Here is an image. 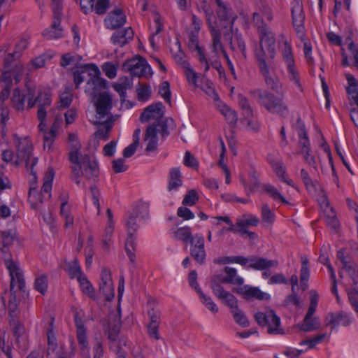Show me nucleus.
<instances>
[{
	"label": "nucleus",
	"mask_w": 358,
	"mask_h": 358,
	"mask_svg": "<svg viewBox=\"0 0 358 358\" xmlns=\"http://www.w3.org/2000/svg\"><path fill=\"white\" fill-rule=\"evenodd\" d=\"M287 67L289 80L293 81L299 89H301L299 72L295 67L294 63L287 64Z\"/></svg>",
	"instance_id": "680f3d73"
},
{
	"label": "nucleus",
	"mask_w": 358,
	"mask_h": 358,
	"mask_svg": "<svg viewBox=\"0 0 358 358\" xmlns=\"http://www.w3.org/2000/svg\"><path fill=\"white\" fill-rule=\"evenodd\" d=\"M68 273L71 278H77L78 281L85 275L81 270L77 258H75L72 264L69 265Z\"/></svg>",
	"instance_id": "37998d69"
},
{
	"label": "nucleus",
	"mask_w": 358,
	"mask_h": 358,
	"mask_svg": "<svg viewBox=\"0 0 358 358\" xmlns=\"http://www.w3.org/2000/svg\"><path fill=\"white\" fill-rule=\"evenodd\" d=\"M248 267L255 270H265L278 266V261L252 256L248 258Z\"/></svg>",
	"instance_id": "b1692460"
},
{
	"label": "nucleus",
	"mask_w": 358,
	"mask_h": 358,
	"mask_svg": "<svg viewBox=\"0 0 358 358\" xmlns=\"http://www.w3.org/2000/svg\"><path fill=\"white\" fill-rule=\"evenodd\" d=\"M220 111L224 116L227 122L229 124H231L232 126L236 125L238 120V116L234 110L229 108L227 106L223 104L220 106Z\"/></svg>",
	"instance_id": "c03bdc74"
},
{
	"label": "nucleus",
	"mask_w": 358,
	"mask_h": 358,
	"mask_svg": "<svg viewBox=\"0 0 358 358\" xmlns=\"http://www.w3.org/2000/svg\"><path fill=\"white\" fill-rule=\"evenodd\" d=\"M324 201H326L327 203V209L324 210V219L327 224L329 226L334 230H336L339 227V222L336 217L335 212L334 211L332 208L329 206V203L327 202V198L324 194L323 196Z\"/></svg>",
	"instance_id": "c756f323"
},
{
	"label": "nucleus",
	"mask_w": 358,
	"mask_h": 358,
	"mask_svg": "<svg viewBox=\"0 0 358 358\" xmlns=\"http://www.w3.org/2000/svg\"><path fill=\"white\" fill-rule=\"evenodd\" d=\"M96 113L99 118H103L111 115L110 110L113 108V99L108 92H101L96 96L94 103Z\"/></svg>",
	"instance_id": "2eb2a0df"
},
{
	"label": "nucleus",
	"mask_w": 358,
	"mask_h": 358,
	"mask_svg": "<svg viewBox=\"0 0 358 358\" xmlns=\"http://www.w3.org/2000/svg\"><path fill=\"white\" fill-rule=\"evenodd\" d=\"M260 45L259 49L255 50V56L261 50H263L266 54V62H274L275 57V35L269 30L268 27H259Z\"/></svg>",
	"instance_id": "423d86ee"
},
{
	"label": "nucleus",
	"mask_w": 358,
	"mask_h": 358,
	"mask_svg": "<svg viewBox=\"0 0 358 358\" xmlns=\"http://www.w3.org/2000/svg\"><path fill=\"white\" fill-rule=\"evenodd\" d=\"M169 122H173V119H166L163 118L159 120L157 122H155L150 125H155L157 129V134L159 133L163 138L167 137L170 133L168 130V125Z\"/></svg>",
	"instance_id": "ea45409f"
},
{
	"label": "nucleus",
	"mask_w": 358,
	"mask_h": 358,
	"mask_svg": "<svg viewBox=\"0 0 358 358\" xmlns=\"http://www.w3.org/2000/svg\"><path fill=\"white\" fill-rule=\"evenodd\" d=\"M270 164L281 181L286 177V169L281 160H273Z\"/></svg>",
	"instance_id": "13d9d810"
},
{
	"label": "nucleus",
	"mask_w": 358,
	"mask_h": 358,
	"mask_svg": "<svg viewBox=\"0 0 358 358\" xmlns=\"http://www.w3.org/2000/svg\"><path fill=\"white\" fill-rule=\"evenodd\" d=\"M136 235L127 234V238L125 242V250L127 255L131 263H135L136 255L135 250L136 248Z\"/></svg>",
	"instance_id": "f704fd0d"
},
{
	"label": "nucleus",
	"mask_w": 358,
	"mask_h": 358,
	"mask_svg": "<svg viewBox=\"0 0 358 358\" xmlns=\"http://www.w3.org/2000/svg\"><path fill=\"white\" fill-rule=\"evenodd\" d=\"M95 64H85L76 67L73 71V80L76 87L78 88L79 85L85 80V74L90 78V70Z\"/></svg>",
	"instance_id": "cd10ccee"
},
{
	"label": "nucleus",
	"mask_w": 358,
	"mask_h": 358,
	"mask_svg": "<svg viewBox=\"0 0 358 358\" xmlns=\"http://www.w3.org/2000/svg\"><path fill=\"white\" fill-rule=\"evenodd\" d=\"M188 48L196 52V57H198L201 65L204 67V72L206 73L210 69L209 62L206 57L205 52L203 48L199 45L198 33L191 31L188 34Z\"/></svg>",
	"instance_id": "dca6fc26"
},
{
	"label": "nucleus",
	"mask_w": 358,
	"mask_h": 358,
	"mask_svg": "<svg viewBox=\"0 0 358 358\" xmlns=\"http://www.w3.org/2000/svg\"><path fill=\"white\" fill-rule=\"evenodd\" d=\"M13 137L17 138V159L15 161V166L21 164L22 162L25 163L26 168L32 175H35L34 171V166L38 162V159L32 156V144L31 142L27 138H24L20 139L17 135L13 134Z\"/></svg>",
	"instance_id": "7ed1b4c3"
},
{
	"label": "nucleus",
	"mask_w": 358,
	"mask_h": 358,
	"mask_svg": "<svg viewBox=\"0 0 358 358\" xmlns=\"http://www.w3.org/2000/svg\"><path fill=\"white\" fill-rule=\"evenodd\" d=\"M164 105L162 102H157L146 107L143 112L141 114L140 121L142 123H145L151 119L157 122L159 120L163 118L164 116Z\"/></svg>",
	"instance_id": "aec40b11"
},
{
	"label": "nucleus",
	"mask_w": 358,
	"mask_h": 358,
	"mask_svg": "<svg viewBox=\"0 0 358 358\" xmlns=\"http://www.w3.org/2000/svg\"><path fill=\"white\" fill-rule=\"evenodd\" d=\"M197 294L199 295V298L202 303L212 313H216L218 312V308L212 299L206 295L202 290H199Z\"/></svg>",
	"instance_id": "603ef678"
},
{
	"label": "nucleus",
	"mask_w": 358,
	"mask_h": 358,
	"mask_svg": "<svg viewBox=\"0 0 358 358\" xmlns=\"http://www.w3.org/2000/svg\"><path fill=\"white\" fill-rule=\"evenodd\" d=\"M90 71V78L87 85L92 89L91 95L94 98L98 92L107 87V81L100 77L101 72L96 65L92 66Z\"/></svg>",
	"instance_id": "f3484780"
},
{
	"label": "nucleus",
	"mask_w": 358,
	"mask_h": 358,
	"mask_svg": "<svg viewBox=\"0 0 358 358\" xmlns=\"http://www.w3.org/2000/svg\"><path fill=\"white\" fill-rule=\"evenodd\" d=\"M69 141L71 142V150L69 153V159L72 164L71 166V180L77 185L80 183L81 176L87 180H97L99 175L97 162L95 159H92L89 155H84L80 159L81 144L75 134H69Z\"/></svg>",
	"instance_id": "f257e3e1"
},
{
	"label": "nucleus",
	"mask_w": 358,
	"mask_h": 358,
	"mask_svg": "<svg viewBox=\"0 0 358 358\" xmlns=\"http://www.w3.org/2000/svg\"><path fill=\"white\" fill-rule=\"evenodd\" d=\"M197 8L199 11H203L206 16V20L209 27H211V21L213 17V11L210 6V4L207 2L206 0H200L199 4H198Z\"/></svg>",
	"instance_id": "09e8293b"
},
{
	"label": "nucleus",
	"mask_w": 358,
	"mask_h": 358,
	"mask_svg": "<svg viewBox=\"0 0 358 358\" xmlns=\"http://www.w3.org/2000/svg\"><path fill=\"white\" fill-rule=\"evenodd\" d=\"M255 318L260 326L268 327V332L269 334L282 333V330L280 328V319L274 310H270L266 313L258 312L255 314Z\"/></svg>",
	"instance_id": "ddd939ff"
},
{
	"label": "nucleus",
	"mask_w": 358,
	"mask_h": 358,
	"mask_svg": "<svg viewBox=\"0 0 358 358\" xmlns=\"http://www.w3.org/2000/svg\"><path fill=\"white\" fill-rule=\"evenodd\" d=\"M310 294V305L308 311L303 320V323L299 324L300 329L305 332L313 331L318 329L320 327L319 318L313 317L317 309L319 295L315 290H311Z\"/></svg>",
	"instance_id": "0eeeda50"
},
{
	"label": "nucleus",
	"mask_w": 358,
	"mask_h": 358,
	"mask_svg": "<svg viewBox=\"0 0 358 358\" xmlns=\"http://www.w3.org/2000/svg\"><path fill=\"white\" fill-rule=\"evenodd\" d=\"M138 99L140 101H145L149 99L151 95V87L149 85L145 84L136 88Z\"/></svg>",
	"instance_id": "bf43d9fd"
},
{
	"label": "nucleus",
	"mask_w": 358,
	"mask_h": 358,
	"mask_svg": "<svg viewBox=\"0 0 358 358\" xmlns=\"http://www.w3.org/2000/svg\"><path fill=\"white\" fill-rule=\"evenodd\" d=\"M48 276L46 275H41L35 279L34 288L41 294L44 295L48 289Z\"/></svg>",
	"instance_id": "3c124183"
},
{
	"label": "nucleus",
	"mask_w": 358,
	"mask_h": 358,
	"mask_svg": "<svg viewBox=\"0 0 358 358\" xmlns=\"http://www.w3.org/2000/svg\"><path fill=\"white\" fill-rule=\"evenodd\" d=\"M282 56L287 65L294 63L292 47L287 41H285L284 43V48L282 51Z\"/></svg>",
	"instance_id": "e2e57ef3"
},
{
	"label": "nucleus",
	"mask_w": 358,
	"mask_h": 358,
	"mask_svg": "<svg viewBox=\"0 0 358 358\" xmlns=\"http://www.w3.org/2000/svg\"><path fill=\"white\" fill-rule=\"evenodd\" d=\"M15 239V234L11 231H0V245H2L1 250L5 255V258L9 257L8 248L10 246Z\"/></svg>",
	"instance_id": "c85d7f7f"
},
{
	"label": "nucleus",
	"mask_w": 358,
	"mask_h": 358,
	"mask_svg": "<svg viewBox=\"0 0 358 358\" xmlns=\"http://www.w3.org/2000/svg\"><path fill=\"white\" fill-rule=\"evenodd\" d=\"M104 354L102 340L96 337L93 343V358H102Z\"/></svg>",
	"instance_id": "0e129e2a"
},
{
	"label": "nucleus",
	"mask_w": 358,
	"mask_h": 358,
	"mask_svg": "<svg viewBox=\"0 0 358 358\" xmlns=\"http://www.w3.org/2000/svg\"><path fill=\"white\" fill-rule=\"evenodd\" d=\"M182 65L185 69V76L188 83L196 86L198 78L197 73L194 71L189 62L184 61Z\"/></svg>",
	"instance_id": "864d4df0"
},
{
	"label": "nucleus",
	"mask_w": 358,
	"mask_h": 358,
	"mask_svg": "<svg viewBox=\"0 0 358 358\" xmlns=\"http://www.w3.org/2000/svg\"><path fill=\"white\" fill-rule=\"evenodd\" d=\"M141 213L140 211L136 212V215H130L126 220V226L127 228V234L136 235L138 225L136 222V217Z\"/></svg>",
	"instance_id": "6e6d98bb"
},
{
	"label": "nucleus",
	"mask_w": 358,
	"mask_h": 358,
	"mask_svg": "<svg viewBox=\"0 0 358 358\" xmlns=\"http://www.w3.org/2000/svg\"><path fill=\"white\" fill-rule=\"evenodd\" d=\"M33 190L34 189H30V191H29V198L30 206L32 209H34L35 210H39L41 209H40V207L38 206V204H42L44 199H45V197L43 195V194L41 192L40 194H38L37 196L32 195Z\"/></svg>",
	"instance_id": "4d7b16f0"
},
{
	"label": "nucleus",
	"mask_w": 358,
	"mask_h": 358,
	"mask_svg": "<svg viewBox=\"0 0 358 358\" xmlns=\"http://www.w3.org/2000/svg\"><path fill=\"white\" fill-rule=\"evenodd\" d=\"M144 140L148 142L145 150L146 153L154 152L157 149L158 138L157 136V129L155 125H149L147 127Z\"/></svg>",
	"instance_id": "a878e982"
},
{
	"label": "nucleus",
	"mask_w": 358,
	"mask_h": 358,
	"mask_svg": "<svg viewBox=\"0 0 358 358\" xmlns=\"http://www.w3.org/2000/svg\"><path fill=\"white\" fill-rule=\"evenodd\" d=\"M52 102L50 94L48 91H39L38 96L34 99V91L31 88H28V104L29 108H33L37 103L38 104V110L42 108L46 111V108L50 106Z\"/></svg>",
	"instance_id": "a211bd4d"
},
{
	"label": "nucleus",
	"mask_w": 358,
	"mask_h": 358,
	"mask_svg": "<svg viewBox=\"0 0 358 358\" xmlns=\"http://www.w3.org/2000/svg\"><path fill=\"white\" fill-rule=\"evenodd\" d=\"M54 171L52 169H50L45 173L44 177L43 185L41 187V192L48 194V199H50L51 196V190L52 186V180L54 178Z\"/></svg>",
	"instance_id": "79ce46f5"
},
{
	"label": "nucleus",
	"mask_w": 358,
	"mask_h": 358,
	"mask_svg": "<svg viewBox=\"0 0 358 358\" xmlns=\"http://www.w3.org/2000/svg\"><path fill=\"white\" fill-rule=\"evenodd\" d=\"M327 325H331L336 328L340 325L348 326L351 323V319L348 314L344 311L337 313H329L325 318Z\"/></svg>",
	"instance_id": "412c9836"
},
{
	"label": "nucleus",
	"mask_w": 358,
	"mask_h": 358,
	"mask_svg": "<svg viewBox=\"0 0 358 358\" xmlns=\"http://www.w3.org/2000/svg\"><path fill=\"white\" fill-rule=\"evenodd\" d=\"M189 253L191 257L199 265L206 263V252L205 250V240L200 234H194V238L190 240Z\"/></svg>",
	"instance_id": "4468645a"
},
{
	"label": "nucleus",
	"mask_w": 358,
	"mask_h": 358,
	"mask_svg": "<svg viewBox=\"0 0 358 358\" xmlns=\"http://www.w3.org/2000/svg\"><path fill=\"white\" fill-rule=\"evenodd\" d=\"M300 174L306 189L309 192H315L318 185L317 180H312L307 171L304 169L301 170Z\"/></svg>",
	"instance_id": "4c0bfd02"
},
{
	"label": "nucleus",
	"mask_w": 358,
	"mask_h": 358,
	"mask_svg": "<svg viewBox=\"0 0 358 358\" xmlns=\"http://www.w3.org/2000/svg\"><path fill=\"white\" fill-rule=\"evenodd\" d=\"M345 78L348 84L347 92L358 106V81L350 73H345Z\"/></svg>",
	"instance_id": "2f4dec72"
},
{
	"label": "nucleus",
	"mask_w": 358,
	"mask_h": 358,
	"mask_svg": "<svg viewBox=\"0 0 358 358\" xmlns=\"http://www.w3.org/2000/svg\"><path fill=\"white\" fill-rule=\"evenodd\" d=\"M5 265L10 277V291L16 292V290H15V287H17V290L23 291L25 287V281L23 272L18 263L8 258L5 259Z\"/></svg>",
	"instance_id": "9b49d317"
},
{
	"label": "nucleus",
	"mask_w": 358,
	"mask_h": 358,
	"mask_svg": "<svg viewBox=\"0 0 358 358\" xmlns=\"http://www.w3.org/2000/svg\"><path fill=\"white\" fill-rule=\"evenodd\" d=\"M257 60L260 73L264 78L265 83L271 90L280 92L282 86L278 80H275L270 76V70L274 67V62H266V54L263 50L257 54Z\"/></svg>",
	"instance_id": "1a4fd4ad"
},
{
	"label": "nucleus",
	"mask_w": 358,
	"mask_h": 358,
	"mask_svg": "<svg viewBox=\"0 0 358 358\" xmlns=\"http://www.w3.org/2000/svg\"><path fill=\"white\" fill-rule=\"evenodd\" d=\"M199 200L197 192L194 189L189 190L185 196L182 204L185 206H193Z\"/></svg>",
	"instance_id": "774afa93"
},
{
	"label": "nucleus",
	"mask_w": 358,
	"mask_h": 358,
	"mask_svg": "<svg viewBox=\"0 0 358 358\" xmlns=\"http://www.w3.org/2000/svg\"><path fill=\"white\" fill-rule=\"evenodd\" d=\"M238 105L243 112L245 118H250L253 116V110L250 105L248 98L242 94L238 96Z\"/></svg>",
	"instance_id": "a18cd8bd"
},
{
	"label": "nucleus",
	"mask_w": 358,
	"mask_h": 358,
	"mask_svg": "<svg viewBox=\"0 0 358 358\" xmlns=\"http://www.w3.org/2000/svg\"><path fill=\"white\" fill-rule=\"evenodd\" d=\"M26 99L28 100V92L26 94H22L20 90L17 88L13 90L11 101L13 107L16 110H23L24 109V101Z\"/></svg>",
	"instance_id": "473e14b6"
},
{
	"label": "nucleus",
	"mask_w": 358,
	"mask_h": 358,
	"mask_svg": "<svg viewBox=\"0 0 358 358\" xmlns=\"http://www.w3.org/2000/svg\"><path fill=\"white\" fill-rule=\"evenodd\" d=\"M76 338L82 353L88 352L90 350L87 340V329H76Z\"/></svg>",
	"instance_id": "c9c22d12"
},
{
	"label": "nucleus",
	"mask_w": 358,
	"mask_h": 358,
	"mask_svg": "<svg viewBox=\"0 0 358 358\" xmlns=\"http://www.w3.org/2000/svg\"><path fill=\"white\" fill-rule=\"evenodd\" d=\"M264 190L269 194L274 200H279L284 204H288L289 202L285 198L278 192V190L273 185L266 184L264 185Z\"/></svg>",
	"instance_id": "8fccbe9b"
},
{
	"label": "nucleus",
	"mask_w": 358,
	"mask_h": 358,
	"mask_svg": "<svg viewBox=\"0 0 358 358\" xmlns=\"http://www.w3.org/2000/svg\"><path fill=\"white\" fill-rule=\"evenodd\" d=\"M78 282L83 292L92 299L95 300L96 296L94 289L90 282L87 280L86 275L83 277L80 280H78Z\"/></svg>",
	"instance_id": "de8ad7c7"
},
{
	"label": "nucleus",
	"mask_w": 358,
	"mask_h": 358,
	"mask_svg": "<svg viewBox=\"0 0 358 358\" xmlns=\"http://www.w3.org/2000/svg\"><path fill=\"white\" fill-rule=\"evenodd\" d=\"M251 96L268 113L285 117L289 108L285 101V93L280 91L278 96L266 90L256 89L250 92Z\"/></svg>",
	"instance_id": "f03ea898"
},
{
	"label": "nucleus",
	"mask_w": 358,
	"mask_h": 358,
	"mask_svg": "<svg viewBox=\"0 0 358 358\" xmlns=\"http://www.w3.org/2000/svg\"><path fill=\"white\" fill-rule=\"evenodd\" d=\"M235 322L239 325L246 327L249 325V322L243 312L238 308V301L234 307L230 308Z\"/></svg>",
	"instance_id": "58836bf2"
},
{
	"label": "nucleus",
	"mask_w": 358,
	"mask_h": 358,
	"mask_svg": "<svg viewBox=\"0 0 358 358\" xmlns=\"http://www.w3.org/2000/svg\"><path fill=\"white\" fill-rule=\"evenodd\" d=\"M67 201L64 200L61 204L60 213L61 215L65 219V227H69L73 224V217L68 208H66Z\"/></svg>",
	"instance_id": "5fc2aeb1"
},
{
	"label": "nucleus",
	"mask_w": 358,
	"mask_h": 358,
	"mask_svg": "<svg viewBox=\"0 0 358 358\" xmlns=\"http://www.w3.org/2000/svg\"><path fill=\"white\" fill-rule=\"evenodd\" d=\"M243 184L246 190L247 194L249 195L250 193L254 192L259 187V181L255 175L250 176V183L246 184L243 182Z\"/></svg>",
	"instance_id": "338daca9"
},
{
	"label": "nucleus",
	"mask_w": 358,
	"mask_h": 358,
	"mask_svg": "<svg viewBox=\"0 0 358 358\" xmlns=\"http://www.w3.org/2000/svg\"><path fill=\"white\" fill-rule=\"evenodd\" d=\"M134 35L133 29L131 27H127L113 33L110 41L113 44L123 47L133 39Z\"/></svg>",
	"instance_id": "5701e85b"
},
{
	"label": "nucleus",
	"mask_w": 358,
	"mask_h": 358,
	"mask_svg": "<svg viewBox=\"0 0 358 358\" xmlns=\"http://www.w3.org/2000/svg\"><path fill=\"white\" fill-rule=\"evenodd\" d=\"M20 57H17L15 52L8 53L3 61L5 71L2 73V80H8L10 82L12 78L15 83L21 80L23 73V65L20 61Z\"/></svg>",
	"instance_id": "39448f33"
},
{
	"label": "nucleus",
	"mask_w": 358,
	"mask_h": 358,
	"mask_svg": "<svg viewBox=\"0 0 358 358\" xmlns=\"http://www.w3.org/2000/svg\"><path fill=\"white\" fill-rule=\"evenodd\" d=\"M292 25L301 40H303L305 34V13L301 0H294L291 7Z\"/></svg>",
	"instance_id": "f8f14e48"
},
{
	"label": "nucleus",
	"mask_w": 358,
	"mask_h": 358,
	"mask_svg": "<svg viewBox=\"0 0 358 358\" xmlns=\"http://www.w3.org/2000/svg\"><path fill=\"white\" fill-rule=\"evenodd\" d=\"M173 238L176 240L181 241L184 243H190V240L194 238L192 235V229L189 227H180L173 231Z\"/></svg>",
	"instance_id": "7c9ffc66"
},
{
	"label": "nucleus",
	"mask_w": 358,
	"mask_h": 358,
	"mask_svg": "<svg viewBox=\"0 0 358 358\" xmlns=\"http://www.w3.org/2000/svg\"><path fill=\"white\" fill-rule=\"evenodd\" d=\"M159 94L164 98V101L171 103V90L170 85L168 81H164L161 83L159 88Z\"/></svg>",
	"instance_id": "69168bd1"
},
{
	"label": "nucleus",
	"mask_w": 358,
	"mask_h": 358,
	"mask_svg": "<svg viewBox=\"0 0 358 358\" xmlns=\"http://www.w3.org/2000/svg\"><path fill=\"white\" fill-rule=\"evenodd\" d=\"M57 135V125L54 123L49 131H45L43 134V148L50 150L55 141Z\"/></svg>",
	"instance_id": "a19ab883"
},
{
	"label": "nucleus",
	"mask_w": 358,
	"mask_h": 358,
	"mask_svg": "<svg viewBox=\"0 0 358 358\" xmlns=\"http://www.w3.org/2000/svg\"><path fill=\"white\" fill-rule=\"evenodd\" d=\"M226 276L223 279L224 282L228 284L242 285L243 284V279L237 275V271L234 268L226 266L224 268Z\"/></svg>",
	"instance_id": "72a5a7b5"
},
{
	"label": "nucleus",
	"mask_w": 358,
	"mask_h": 358,
	"mask_svg": "<svg viewBox=\"0 0 358 358\" xmlns=\"http://www.w3.org/2000/svg\"><path fill=\"white\" fill-rule=\"evenodd\" d=\"M233 291L240 295H242L246 300L256 299L257 300H268L270 295L260 290L257 287H250L244 285L238 288H234Z\"/></svg>",
	"instance_id": "6ab92c4d"
},
{
	"label": "nucleus",
	"mask_w": 358,
	"mask_h": 358,
	"mask_svg": "<svg viewBox=\"0 0 358 358\" xmlns=\"http://www.w3.org/2000/svg\"><path fill=\"white\" fill-rule=\"evenodd\" d=\"M301 268L300 271V280L302 283V286L308 281L310 277V270L308 267L309 260L306 255H301Z\"/></svg>",
	"instance_id": "49530a36"
},
{
	"label": "nucleus",
	"mask_w": 358,
	"mask_h": 358,
	"mask_svg": "<svg viewBox=\"0 0 358 358\" xmlns=\"http://www.w3.org/2000/svg\"><path fill=\"white\" fill-rule=\"evenodd\" d=\"M100 126L98 130L95 132V136L99 139L108 140L109 138V134L113 127V122L110 120H106L99 124Z\"/></svg>",
	"instance_id": "e433bc0d"
},
{
	"label": "nucleus",
	"mask_w": 358,
	"mask_h": 358,
	"mask_svg": "<svg viewBox=\"0 0 358 358\" xmlns=\"http://www.w3.org/2000/svg\"><path fill=\"white\" fill-rule=\"evenodd\" d=\"M47 40L60 38L64 36V29L61 26V21L58 19H53L50 27L45 29L42 34Z\"/></svg>",
	"instance_id": "393cba45"
},
{
	"label": "nucleus",
	"mask_w": 358,
	"mask_h": 358,
	"mask_svg": "<svg viewBox=\"0 0 358 358\" xmlns=\"http://www.w3.org/2000/svg\"><path fill=\"white\" fill-rule=\"evenodd\" d=\"M126 22V15L121 9H116L108 13L105 19V24L108 29H115Z\"/></svg>",
	"instance_id": "4be33fe9"
},
{
	"label": "nucleus",
	"mask_w": 358,
	"mask_h": 358,
	"mask_svg": "<svg viewBox=\"0 0 358 358\" xmlns=\"http://www.w3.org/2000/svg\"><path fill=\"white\" fill-rule=\"evenodd\" d=\"M99 291L105 296L107 300H110L114 296V289L113 286V281L110 282H101L99 285Z\"/></svg>",
	"instance_id": "052dcab7"
},
{
	"label": "nucleus",
	"mask_w": 358,
	"mask_h": 358,
	"mask_svg": "<svg viewBox=\"0 0 358 358\" xmlns=\"http://www.w3.org/2000/svg\"><path fill=\"white\" fill-rule=\"evenodd\" d=\"M224 276L222 275H214L210 281V288L213 294L220 299L224 305L229 308L236 306V298L229 292L225 290L222 285L226 282L223 281Z\"/></svg>",
	"instance_id": "6e6552de"
},
{
	"label": "nucleus",
	"mask_w": 358,
	"mask_h": 358,
	"mask_svg": "<svg viewBox=\"0 0 358 358\" xmlns=\"http://www.w3.org/2000/svg\"><path fill=\"white\" fill-rule=\"evenodd\" d=\"M182 185V174L178 167L170 169L167 189L169 192L177 190Z\"/></svg>",
	"instance_id": "bb28decb"
},
{
	"label": "nucleus",
	"mask_w": 358,
	"mask_h": 358,
	"mask_svg": "<svg viewBox=\"0 0 358 358\" xmlns=\"http://www.w3.org/2000/svg\"><path fill=\"white\" fill-rule=\"evenodd\" d=\"M124 71H129L132 77L151 76L152 73L147 61L138 56L127 59L122 65Z\"/></svg>",
	"instance_id": "9d476101"
},
{
	"label": "nucleus",
	"mask_w": 358,
	"mask_h": 358,
	"mask_svg": "<svg viewBox=\"0 0 358 358\" xmlns=\"http://www.w3.org/2000/svg\"><path fill=\"white\" fill-rule=\"evenodd\" d=\"M210 35L212 38L210 48L211 49L210 55L208 59L210 66L216 69L220 74L224 73V69L222 66L220 60V56L222 53L224 55V52H227L224 48V46L221 42V32L219 29L213 27H210Z\"/></svg>",
	"instance_id": "20e7f679"
}]
</instances>
